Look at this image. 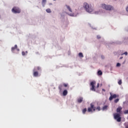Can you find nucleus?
I'll list each match as a JSON object with an SVG mask.
<instances>
[{
    "label": "nucleus",
    "mask_w": 128,
    "mask_h": 128,
    "mask_svg": "<svg viewBox=\"0 0 128 128\" xmlns=\"http://www.w3.org/2000/svg\"><path fill=\"white\" fill-rule=\"evenodd\" d=\"M122 108L120 106L116 108V112L118 113H114V120H116L118 122H120L122 120V117H120V114H122Z\"/></svg>",
    "instance_id": "nucleus-1"
},
{
    "label": "nucleus",
    "mask_w": 128,
    "mask_h": 128,
    "mask_svg": "<svg viewBox=\"0 0 128 128\" xmlns=\"http://www.w3.org/2000/svg\"><path fill=\"white\" fill-rule=\"evenodd\" d=\"M90 106L88 108L87 110L88 112H96V110H97L98 111L100 110V107L97 106L96 108V106H94V104L92 103H91Z\"/></svg>",
    "instance_id": "nucleus-2"
},
{
    "label": "nucleus",
    "mask_w": 128,
    "mask_h": 128,
    "mask_svg": "<svg viewBox=\"0 0 128 128\" xmlns=\"http://www.w3.org/2000/svg\"><path fill=\"white\" fill-rule=\"evenodd\" d=\"M84 8L88 12H92V7L91 5H88L86 2L84 4Z\"/></svg>",
    "instance_id": "nucleus-3"
},
{
    "label": "nucleus",
    "mask_w": 128,
    "mask_h": 128,
    "mask_svg": "<svg viewBox=\"0 0 128 128\" xmlns=\"http://www.w3.org/2000/svg\"><path fill=\"white\" fill-rule=\"evenodd\" d=\"M102 8L104 10H114V7L110 5H106V4H102Z\"/></svg>",
    "instance_id": "nucleus-4"
},
{
    "label": "nucleus",
    "mask_w": 128,
    "mask_h": 128,
    "mask_svg": "<svg viewBox=\"0 0 128 128\" xmlns=\"http://www.w3.org/2000/svg\"><path fill=\"white\" fill-rule=\"evenodd\" d=\"M12 12L14 14H20V9L18 7L14 6L12 8Z\"/></svg>",
    "instance_id": "nucleus-5"
},
{
    "label": "nucleus",
    "mask_w": 128,
    "mask_h": 128,
    "mask_svg": "<svg viewBox=\"0 0 128 128\" xmlns=\"http://www.w3.org/2000/svg\"><path fill=\"white\" fill-rule=\"evenodd\" d=\"M96 84V81H92L90 82V86H92V88H90V90H92V92H96V88L94 87Z\"/></svg>",
    "instance_id": "nucleus-6"
},
{
    "label": "nucleus",
    "mask_w": 128,
    "mask_h": 128,
    "mask_svg": "<svg viewBox=\"0 0 128 128\" xmlns=\"http://www.w3.org/2000/svg\"><path fill=\"white\" fill-rule=\"evenodd\" d=\"M33 76L35 78H38V76H40V74H38V72L36 71V69L33 70Z\"/></svg>",
    "instance_id": "nucleus-7"
},
{
    "label": "nucleus",
    "mask_w": 128,
    "mask_h": 128,
    "mask_svg": "<svg viewBox=\"0 0 128 128\" xmlns=\"http://www.w3.org/2000/svg\"><path fill=\"white\" fill-rule=\"evenodd\" d=\"M116 98V94H114L113 95H111L109 98V100H112L113 98Z\"/></svg>",
    "instance_id": "nucleus-8"
},
{
    "label": "nucleus",
    "mask_w": 128,
    "mask_h": 128,
    "mask_svg": "<svg viewBox=\"0 0 128 128\" xmlns=\"http://www.w3.org/2000/svg\"><path fill=\"white\" fill-rule=\"evenodd\" d=\"M83 100H84V98H82L80 97L78 99V102L79 104H80V102H82Z\"/></svg>",
    "instance_id": "nucleus-9"
},
{
    "label": "nucleus",
    "mask_w": 128,
    "mask_h": 128,
    "mask_svg": "<svg viewBox=\"0 0 128 128\" xmlns=\"http://www.w3.org/2000/svg\"><path fill=\"white\" fill-rule=\"evenodd\" d=\"M66 6L68 10H69V12H72V8H70V6L68 5H66Z\"/></svg>",
    "instance_id": "nucleus-10"
},
{
    "label": "nucleus",
    "mask_w": 128,
    "mask_h": 128,
    "mask_svg": "<svg viewBox=\"0 0 128 128\" xmlns=\"http://www.w3.org/2000/svg\"><path fill=\"white\" fill-rule=\"evenodd\" d=\"M108 108V105L104 106L102 108V110H106Z\"/></svg>",
    "instance_id": "nucleus-11"
},
{
    "label": "nucleus",
    "mask_w": 128,
    "mask_h": 128,
    "mask_svg": "<svg viewBox=\"0 0 128 128\" xmlns=\"http://www.w3.org/2000/svg\"><path fill=\"white\" fill-rule=\"evenodd\" d=\"M16 48H18V45L16 44L14 47L12 48V52H14Z\"/></svg>",
    "instance_id": "nucleus-12"
},
{
    "label": "nucleus",
    "mask_w": 128,
    "mask_h": 128,
    "mask_svg": "<svg viewBox=\"0 0 128 128\" xmlns=\"http://www.w3.org/2000/svg\"><path fill=\"white\" fill-rule=\"evenodd\" d=\"M86 108H84V109H83L82 110V112L84 114H86Z\"/></svg>",
    "instance_id": "nucleus-13"
},
{
    "label": "nucleus",
    "mask_w": 128,
    "mask_h": 128,
    "mask_svg": "<svg viewBox=\"0 0 128 128\" xmlns=\"http://www.w3.org/2000/svg\"><path fill=\"white\" fill-rule=\"evenodd\" d=\"M66 94H68V90H64L63 92V96H66Z\"/></svg>",
    "instance_id": "nucleus-14"
},
{
    "label": "nucleus",
    "mask_w": 128,
    "mask_h": 128,
    "mask_svg": "<svg viewBox=\"0 0 128 128\" xmlns=\"http://www.w3.org/2000/svg\"><path fill=\"white\" fill-rule=\"evenodd\" d=\"M98 76H102V70H98Z\"/></svg>",
    "instance_id": "nucleus-15"
},
{
    "label": "nucleus",
    "mask_w": 128,
    "mask_h": 128,
    "mask_svg": "<svg viewBox=\"0 0 128 128\" xmlns=\"http://www.w3.org/2000/svg\"><path fill=\"white\" fill-rule=\"evenodd\" d=\"M26 54H28V51L25 52H22V56H26Z\"/></svg>",
    "instance_id": "nucleus-16"
},
{
    "label": "nucleus",
    "mask_w": 128,
    "mask_h": 128,
    "mask_svg": "<svg viewBox=\"0 0 128 128\" xmlns=\"http://www.w3.org/2000/svg\"><path fill=\"white\" fill-rule=\"evenodd\" d=\"M78 56H80V58H84V54H82V52H80L78 54Z\"/></svg>",
    "instance_id": "nucleus-17"
},
{
    "label": "nucleus",
    "mask_w": 128,
    "mask_h": 128,
    "mask_svg": "<svg viewBox=\"0 0 128 128\" xmlns=\"http://www.w3.org/2000/svg\"><path fill=\"white\" fill-rule=\"evenodd\" d=\"M46 12H48V13H50L52 12V11L50 10V8H48L46 10Z\"/></svg>",
    "instance_id": "nucleus-18"
},
{
    "label": "nucleus",
    "mask_w": 128,
    "mask_h": 128,
    "mask_svg": "<svg viewBox=\"0 0 128 128\" xmlns=\"http://www.w3.org/2000/svg\"><path fill=\"white\" fill-rule=\"evenodd\" d=\"M119 100H120V99L116 98V100H114V102H115V104H116L118 102Z\"/></svg>",
    "instance_id": "nucleus-19"
},
{
    "label": "nucleus",
    "mask_w": 128,
    "mask_h": 128,
    "mask_svg": "<svg viewBox=\"0 0 128 128\" xmlns=\"http://www.w3.org/2000/svg\"><path fill=\"white\" fill-rule=\"evenodd\" d=\"M46 0H42V4H46Z\"/></svg>",
    "instance_id": "nucleus-20"
},
{
    "label": "nucleus",
    "mask_w": 128,
    "mask_h": 128,
    "mask_svg": "<svg viewBox=\"0 0 128 128\" xmlns=\"http://www.w3.org/2000/svg\"><path fill=\"white\" fill-rule=\"evenodd\" d=\"M62 86L63 85H62V84H60L58 88H59L60 90H62Z\"/></svg>",
    "instance_id": "nucleus-21"
},
{
    "label": "nucleus",
    "mask_w": 128,
    "mask_h": 128,
    "mask_svg": "<svg viewBox=\"0 0 128 128\" xmlns=\"http://www.w3.org/2000/svg\"><path fill=\"white\" fill-rule=\"evenodd\" d=\"M124 114H128V110H125L124 112Z\"/></svg>",
    "instance_id": "nucleus-22"
},
{
    "label": "nucleus",
    "mask_w": 128,
    "mask_h": 128,
    "mask_svg": "<svg viewBox=\"0 0 128 128\" xmlns=\"http://www.w3.org/2000/svg\"><path fill=\"white\" fill-rule=\"evenodd\" d=\"M118 84H120V85L122 84V80H120L118 82Z\"/></svg>",
    "instance_id": "nucleus-23"
},
{
    "label": "nucleus",
    "mask_w": 128,
    "mask_h": 128,
    "mask_svg": "<svg viewBox=\"0 0 128 128\" xmlns=\"http://www.w3.org/2000/svg\"><path fill=\"white\" fill-rule=\"evenodd\" d=\"M125 54L126 56H128V52H124L122 54V56Z\"/></svg>",
    "instance_id": "nucleus-24"
},
{
    "label": "nucleus",
    "mask_w": 128,
    "mask_h": 128,
    "mask_svg": "<svg viewBox=\"0 0 128 128\" xmlns=\"http://www.w3.org/2000/svg\"><path fill=\"white\" fill-rule=\"evenodd\" d=\"M100 35L97 36V38L98 40H100Z\"/></svg>",
    "instance_id": "nucleus-25"
},
{
    "label": "nucleus",
    "mask_w": 128,
    "mask_h": 128,
    "mask_svg": "<svg viewBox=\"0 0 128 128\" xmlns=\"http://www.w3.org/2000/svg\"><path fill=\"white\" fill-rule=\"evenodd\" d=\"M62 86H64L65 88H66V86H68V84H63Z\"/></svg>",
    "instance_id": "nucleus-26"
},
{
    "label": "nucleus",
    "mask_w": 128,
    "mask_h": 128,
    "mask_svg": "<svg viewBox=\"0 0 128 128\" xmlns=\"http://www.w3.org/2000/svg\"><path fill=\"white\" fill-rule=\"evenodd\" d=\"M116 66H120V63H117V64H116Z\"/></svg>",
    "instance_id": "nucleus-27"
},
{
    "label": "nucleus",
    "mask_w": 128,
    "mask_h": 128,
    "mask_svg": "<svg viewBox=\"0 0 128 128\" xmlns=\"http://www.w3.org/2000/svg\"><path fill=\"white\" fill-rule=\"evenodd\" d=\"M37 70H40V67L38 66L37 67Z\"/></svg>",
    "instance_id": "nucleus-28"
},
{
    "label": "nucleus",
    "mask_w": 128,
    "mask_h": 128,
    "mask_svg": "<svg viewBox=\"0 0 128 128\" xmlns=\"http://www.w3.org/2000/svg\"><path fill=\"white\" fill-rule=\"evenodd\" d=\"M100 88V84H98V85L96 86V88Z\"/></svg>",
    "instance_id": "nucleus-29"
},
{
    "label": "nucleus",
    "mask_w": 128,
    "mask_h": 128,
    "mask_svg": "<svg viewBox=\"0 0 128 128\" xmlns=\"http://www.w3.org/2000/svg\"><path fill=\"white\" fill-rule=\"evenodd\" d=\"M101 58H102V60H104V56H101Z\"/></svg>",
    "instance_id": "nucleus-30"
},
{
    "label": "nucleus",
    "mask_w": 128,
    "mask_h": 128,
    "mask_svg": "<svg viewBox=\"0 0 128 128\" xmlns=\"http://www.w3.org/2000/svg\"><path fill=\"white\" fill-rule=\"evenodd\" d=\"M126 12H128V6H127V7L126 8Z\"/></svg>",
    "instance_id": "nucleus-31"
},
{
    "label": "nucleus",
    "mask_w": 128,
    "mask_h": 128,
    "mask_svg": "<svg viewBox=\"0 0 128 128\" xmlns=\"http://www.w3.org/2000/svg\"><path fill=\"white\" fill-rule=\"evenodd\" d=\"M122 58H123V57H122V56H121L120 59V60H122Z\"/></svg>",
    "instance_id": "nucleus-32"
},
{
    "label": "nucleus",
    "mask_w": 128,
    "mask_h": 128,
    "mask_svg": "<svg viewBox=\"0 0 128 128\" xmlns=\"http://www.w3.org/2000/svg\"><path fill=\"white\" fill-rule=\"evenodd\" d=\"M102 90L103 92H106V90H104V89Z\"/></svg>",
    "instance_id": "nucleus-33"
},
{
    "label": "nucleus",
    "mask_w": 128,
    "mask_h": 128,
    "mask_svg": "<svg viewBox=\"0 0 128 128\" xmlns=\"http://www.w3.org/2000/svg\"><path fill=\"white\" fill-rule=\"evenodd\" d=\"M70 16H72V14H70Z\"/></svg>",
    "instance_id": "nucleus-34"
},
{
    "label": "nucleus",
    "mask_w": 128,
    "mask_h": 128,
    "mask_svg": "<svg viewBox=\"0 0 128 128\" xmlns=\"http://www.w3.org/2000/svg\"><path fill=\"white\" fill-rule=\"evenodd\" d=\"M54 1H55L56 0H54Z\"/></svg>",
    "instance_id": "nucleus-35"
}]
</instances>
